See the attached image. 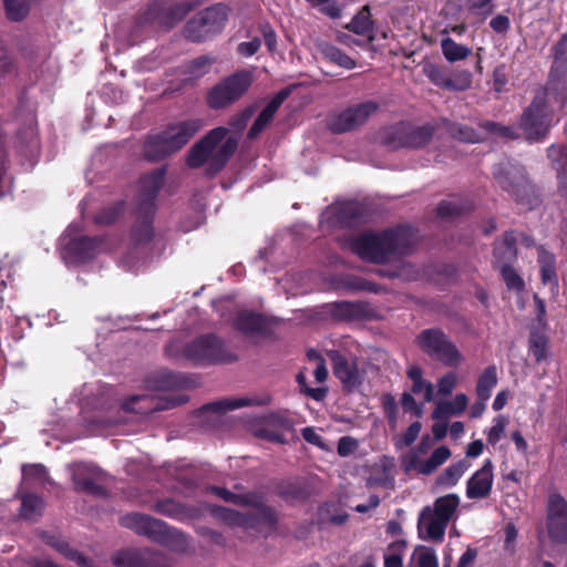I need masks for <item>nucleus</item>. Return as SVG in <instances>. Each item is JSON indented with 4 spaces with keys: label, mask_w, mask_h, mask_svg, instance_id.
<instances>
[{
    "label": "nucleus",
    "mask_w": 567,
    "mask_h": 567,
    "mask_svg": "<svg viewBox=\"0 0 567 567\" xmlns=\"http://www.w3.org/2000/svg\"><path fill=\"white\" fill-rule=\"evenodd\" d=\"M254 110L248 107L230 120V128L219 126L212 130L189 151L188 166L196 168L206 165L209 175L218 173L235 153L239 133L245 128Z\"/></svg>",
    "instance_id": "f257e3e1"
},
{
    "label": "nucleus",
    "mask_w": 567,
    "mask_h": 567,
    "mask_svg": "<svg viewBox=\"0 0 567 567\" xmlns=\"http://www.w3.org/2000/svg\"><path fill=\"white\" fill-rule=\"evenodd\" d=\"M165 168H156L144 176L138 184L136 197V221L131 240L133 248L122 257L121 266L126 270H136L141 265V249L153 238L152 218L155 213V199L163 185Z\"/></svg>",
    "instance_id": "f03ea898"
},
{
    "label": "nucleus",
    "mask_w": 567,
    "mask_h": 567,
    "mask_svg": "<svg viewBox=\"0 0 567 567\" xmlns=\"http://www.w3.org/2000/svg\"><path fill=\"white\" fill-rule=\"evenodd\" d=\"M417 236L413 227L400 226L381 234L364 233L349 240V248L360 258L385 262L396 255H406L415 246Z\"/></svg>",
    "instance_id": "7ed1b4c3"
},
{
    "label": "nucleus",
    "mask_w": 567,
    "mask_h": 567,
    "mask_svg": "<svg viewBox=\"0 0 567 567\" xmlns=\"http://www.w3.org/2000/svg\"><path fill=\"white\" fill-rule=\"evenodd\" d=\"M208 491L226 502L256 508V516L239 513L226 507L215 508V515L229 526H239L248 529L255 528L260 522H264L269 527H272L277 522L275 511L265 506L261 496L256 493L236 494L218 486H210Z\"/></svg>",
    "instance_id": "20e7f679"
},
{
    "label": "nucleus",
    "mask_w": 567,
    "mask_h": 567,
    "mask_svg": "<svg viewBox=\"0 0 567 567\" xmlns=\"http://www.w3.org/2000/svg\"><path fill=\"white\" fill-rule=\"evenodd\" d=\"M551 93L553 90L547 85L539 89L529 106L525 109L520 116L518 127L529 142L539 141L547 134L551 125L553 114L561 111L567 103V93L563 95L561 105Z\"/></svg>",
    "instance_id": "39448f33"
},
{
    "label": "nucleus",
    "mask_w": 567,
    "mask_h": 567,
    "mask_svg": "<svg viewBox=\"0 0 567 567\" xmlns=\"http://www.w3.org/2000/svg\"><path fill=\"white\" fill-rule=\"evenodd\" d=\"M203 127L198 118L185 120L167 125L159 133L151 134L144 144V155L148 161H159L182 150Z\"/></svg>",
    "instance_id": "423d86ee"
},
{
    "label": "nucleus",
    "mask_w": 567,
    "mask_h": 567,
    "mask_svg": "<svg viewBox=\"0 0 567 567\" xmlns=\"http://www.w3.org/2000/svg\"><path fill=\"white\" fill-rule=\"evenodd\" d=\"M458 506V495L447 494L439 497L432 506L424 507L419 514V536L424 540L442 542L449 523L456 516Z\"/></svg>",
    "instance_id": "0eeeda50"
},
{
    "label": "nucleus",
    "mask_w": 567,
    "mask_h": 567,
    "mask_svg": "<svg viewBox=\"0 0 567 567\" xmlns=\"http://www.w3.org/2000/svg\"><path fill=\"white\" fill-rule=\"evenodd\" d=\"M107 248L109 246L102 238H89L82 235L76 224H71L60 237V254L69 265L85 262Z\"/></svg>",
    "instance_id": "6e6552de"
},
{
    "label": "nucleus",
    "mask_w": 567,
    "mask_h": 567,
    "mask_svg": "<svg viewBox=\"0 0 567 567\" xmlns=\"http://www.w3.org/2000/svg\"><path fill=\"white\" fill-rule=\"evenodd\" d=\"M228 19V8L215 4L198 12L185 27V35L194 42L204 41L213 34L220 32Z\"/></svg>",
    "instance_id": "1a4fd4ad"
},
{
    "label": "nucleus",
    "mask_w": 567,
    "mask_h": 567,
    "mask_svg": "<svg viewBox=\"0 0 567 567\" xmlns=\"http://www.w3.org/2000/svg\"><path fill=\"white\" fill-rule=\"evenodd\" d=\"M252 83V72L243 70L224 79L208 93L209 107L218 110L239 100Z\"/></svg>",
    "instance_id": "9d476101"
},
{
    "label": "nucleus",
    "mask_w": 567,
    "mask_h": 567,
    "mask_svg": "<svg viewBox=\"0 0 567 567\" xmlns=\"http://www.w3.org/2000/svg\"><path fill=\"white\" fill-rule=\"evenodd\" d=\"M421 349L449 367H457L463 355L450 338L439 329H426L417 337Z\"/></svg>",
    "instance_id": "9b49d317"
},
{
    "label": "nucleus",
    "mask_w": 567,
    "mask_h": 567,
    "mask_svg": "<svg viewBox=\"0 0 567 567\" xmlns=\"http://www.w3.org/2000/svg\"><path fill=\"white\" fill-rule=\"evenodd\" d=\"M183 354L186 359L197 364L229 362L235 358L228 352L225 343L215 336H203L188 343Z\"/></svg>",
    "instance_id": "f8f14e48"
},
{
    "label": "nucleus",
    "mask_w": 567,
    "mask_h": 567,
    "mask_svg": "<svg viewBox=\"0 0 567 567\" xmlns=\"http://www.w3.org/2000/svg\"><path fill=\"white\" fill-rule=\"evenodd\" d=\"M433 136L430 126H412L401 123L389 127L382 136L385 145L391 148L411 147L419 148L426 145Z\"/></svg>",
    "instance_id": "ddd939ff"
},
{
    "label": "nucleus",
    "mask_w": 567,
    "mask_h": 567,
    "mask_svg": "<svg viewBox=\"0 0 567 567\" xmlns=\"http://www.w3.org/2000/svg\"><path fill=\"white\" fill-rule=\"evenodd\" d=\"M497 184L506 192L515 196L516 200L532 207L536 198L532 195L534 193L532 186L528 184L524 169L506 164L494 172Z\"/></svg>",
    "instance_id": "4468645a"
},
{
    "label": "nucleus",
    "mask_w": 567,
    "mask_h": 567,
    "mask_svg": "<svg viewBox=\"0 0 567 567\" xmlns=\"http://www.w3.org/2000/svg\"><path fill=\"white\" fill-rule=\"evenodd\" d=\"M378 109L379 105L373 101L362 102L330 116L328 126L338 134L355 130L375 114Z\"/></svg>",
    "instance_id": "2eb2a0df"
},
{
    "label": "nucleus",
    "mask_w": 567,
    "mask_h": 567,
    "mask_svg": "<svg viewBox=\"0 0 567 567\" xmlns=\"http://www.w3.org/2000/svg\"><path fill=\"white\" fill-rule=\"evenodd\" d=\"M451 450L445 446L436 447L427 458L416 449H411L401 457V466L406 473H416L420 475H430L443 465L450 457Z\"/></svg>",
    "instance_id": "dca6fc26"
},
{
    "label": "nucleus",
    "mask_w": 567,
    "mask_h": 567,
    "mask_svg": "<svg viewBox=\"0 0 567 567\" xmlns=\"http://www.w3.org/2000/svg\"><path fill=\"white\" fill-rule=\"evenodd\" d=\"M554 62L547 86L553 90L554 97L559 101L567 93V34H564L553 48Z\"/></svg>",
    "instance_id": "f3484780"
},
{
    "label": "nucleus",
    "mask_w": 567,
    "mask_h": 567,
    "mask_svg": "<svg viewBox=\"0 0 567 567\" xmlns=\"http://www.w3.org/2000/svg\"><path fill=\"white\" fill-rule=\"evenodd\" d=\"M364 208L358 202H344L328 207L321 215L322 228L352 226L361 220Z\"/></svg>",
    "instance_id": "a211bd4d"
},
{
    "label": "nucleus",
    "mask_w": 567,
    "mask_h": 567,
    "mask_svg": "<svg viewBox=\"0 0 567 567\" xmlns=\"http://www.w3.org/2000/svg\"><path fill=\"white\" fill-rule=\"evenodd\" d=\"M121 524L155 542H164L175 533V530L168 529L167 525L162 520L138 513L123 516Z\"/></svg>",
    "instance_id": "6ab92c4d"
},
{
    "label": "nucleus",
    "mask_w": 567,
    "mask_h": 567,
    "mask_svg": "<svg viewBox=\"0 0 567 567\" xmlns=\"http://www.w3.org/2000/svg\"><path fill=\"white\" fill-rule=\"evenodd\" d=\"M327 357L332 362L334 377L341 382L342 386L352 391L360 386L364 381V372L359 369L355 361L347 360L338 350H327Z\"/></svg>",
    "instance_id": "aec40b11"
},
{
    "label": "nucleus",
    "mask_w": 567,
    "mask_h": 567,
    "mask_svg": "<svg viewBox=\"0 0 567 567\" xmlns=\"http://www.w3.org/2000/svg\"><path fill=\"white\" fill-rule=\"evenodd\" d=\"M112 559L116 567H171L167 558L150 549L120 550Z\"/></svg>",
    "instance_id": "412c9836"
},
{
    "label": "nucleus",
    "mask_w": 567,
    "mask_h": 567,
    "mask_svg": "<svg viewBox=\"0 0 567 567\" xmlns=\"http://www.w3.org/2000/svg\"><path fill=\"white\" fill-rule=\"evenodd\" d=\"M68 471L79 491L96 494L101 491L97 482L102 478L103 472L93 464L74 463L68 465Z\"/></svg>",
    "instance_id": "4be33fe9"
},
{
    "label": "nucleus",
    "mask_w": 567,
    "mask_h": 567,
    "mask_svg": "<svg viewBox=\"0 0 567 567\" xmlns=\"http://www.w3.org/2000/svg\"><path fill=\"white\" fill-rule=\"evenodd\" d=\"M16 147L21 157H23L30 166L35 164L39 156L40 145L33 116L30 115L24 127L18 132L16 137Z\"/></svg>",
    "instance_id": "5701e85b"
},
{
    "label": "nucleus",
    "mask_w": 567,
    "mask_h": 567,
    "mask_svg": "<svg viewBox=\"0 0 567 567\" xmlns=\"http://www.w3.org/2000/svg\"><path fill=\"white\" fill-rule=\"evenodd\" d=\"M182 400L173 398H155L147 394L133 395L123 404V409L138 414H148L159 410L171 409L179 404Z\"/></svg>",
    "instance_id": "b1692460"
},
{
    "label": "nucleus",
    "mask_w": 567,
    "mask_h": 567,
    "mask_svg": "<svg viewBox=\"0 0 567 567\" xmlns=\"http://www.w3.org/2000/svg\"><path fill=\"white\" fill-rule=\"evenodd\" d=\"M192 9L193 6L187 2L178 3L169 8L152 6L145 14V21L157 27L171 28L176 22L181 21Z\"/></svg>",
    "instance_id": "393cba45"
},
{
    "label": "nucleus",
    "mask_w": 567,
    "mask_h": 567,
    "mask_svg": "<svg viewBox=\"0 0 567 567\" xmlns=\"http://www.w3.org/2000/svg\"><path fill=\"white\" fill-rule=\"evenodd\" d=\"M493 464L486 460L467 481L466 496L470 499H482L489 496L493 486Z\"/></svg>",
    "instance_id": "a878e982"
},
{
    "label": "nucleus",
    "mask_w": 567,
    "mask_h": 567,
    "mask_svg": "<svg viewBox=\"0 0 567 567\" xmlns=\"http://www.w3.org/2000/svg\"><path fill=\"white\" fill-rule=\"evenodd\" d=\"M467 404V396L464 393H457L453 400L437 401L431 416L434 421H447L451 416L461 415Z\"/></svg>",
    "instance_id": "bb28decb"
},
{
    "label": "nucleus",
    "mask_w": 567,
    "mask_h": 567,
    "mask_svg": "<svg viewBox=\"0 0 567 567\" xmlns=\"http://www.w3.org/2000/svg\"><path fill=\"white\" fill-rule=\"evenodd\" d=\"M287 96L288 93L286 91H281L264 107V110L260 112V114L249 128V138H256L267 127V125L272 121L274 115L276 114L279 106L282 104Z\"/></svg>",
    "instance_id": "cd10ccee"
},
{
    "label": "nucleus",
    "mask_w": 567,
    "mask_h": 567,
    "mask_svg": "<svg viewBox=\"0 0 567 567\" xmlns=\"http://www.w3.org/2000/svg\"><path fill=\"white\" fill-rule=\"evenodd\" d=\"M185 380L182 375L171 371H158L151 374L146 385L152 391L168 392L184 386Z\"/></svg>",
    "instance_id": "c85d7f7f"
},
{
    "label": "nucleus",
    "mask_w": 567,
    "mask_h": 567,
    "mask_svg": "<svg viewBox=\"0 0 567 567\" xmlns=\"http://www.w3.org/2000/svg\"><path fill=\"white\" fill-rule=\"evenodd\" d=\"M547 154L557 169L558 192L563 197H567V148L551 145Z\"/></svg>",
    "instance_id": "c756f323"
},
{
    "label": "nucleus",
    "mask_w": 567,
    "mask_h": 567,
    "mask_svg": "<svg viewBox=\"0 0 567 567\" xmlns=\"http://www.w3.org/2000/svg\"><path fill=\"white\" fill-rule=\"evenodd\" d=\"M43 539L49 546L62 554L65 558L74 560L79 566L91 567V561L79 551L72 549L62 538L55 535L44 534Z\"/></svg>",
    "instance_id": "7c9ffc66"
},
{
    "label": "nucleus",
    "mask_w": 567,
    "mask_h": 567,
    "mask_svg": "<svg viewBox=\"0 0 567 567\" xmlns=\"http://www.w3.org/2000/svg\"><path fill=\"white\" fill-rule=\"evenodd\" d=\"M347 29L351 32L365 37L369 42L374 40L373 24L371 21V13L368 6H364L347 24Z\"/></svg>",
    "instance_id": "2f4dec72"
},
{
    "label": "nucleus",
    "mask_w": 567,
    "mask_h": 567,
    "mask_svg": "<svg viewBox=\"0 0 567 567\" xmlns=\"http://www.w3.org/2000/svg\"><path fill=\"white\" fill-rule=\"evenodd\" d=\"M470 467L471 463L465 458L452 463L437 476L436 484L443 487H453Z\"/></svg>",
    "instance_id": "473e14b6"
},
{
    "label": "nucleus",
    "mask_w": 567,
    "mask_h": 567,
    "mask_svg": "<svg viewBox=\"0 0 567 567\" xmlns=\"http://www.w3.org/2000/svg\"><path fill=\"white\" fill-rule=\"evenodd\" d=\"M441 50L443 56L450 63L463 61L472 53V49L470 47L457 43L450 37L443 38L441 40Z\"/></svg>",
    "instance_id": "72a5a7b5"
},
{
    "label": "nucleus",
    "mask_w": 567,
    "mask_h": 567,
    "mask_svg": "<svg viewBox=\"0 0 567 567\" xmlns=\"http://www.w3.org/2000/svg\"><path fill=\"white\" fill-rule=\"evenodd\" d=\"M235 326L245 333H256L261 332L266 328V321L256 312L241 311L235 320Z\"/></svg>",
    "instance_id": "f704fd0d"
},
{
    "label": "nucleus",
    "mask_w": 567,
    "mask_h": 567,
    "mask_svg": "<svg viewBox=\"0 0 567 567\" xmlns=\"http://www.w3.org/2000/svg\"><path fill=\"white\" fill-rule=\"evenodd\" d=\"M497 369L495 365L487 367L478 377L476 384V394L478 400L487 401L491 398L492 390L497 384Z\"/></svg>",
    "instance_id": "c9c22d12"
},
{
    "label": "nucleus",
    "mask_w": 567,
    "mask_h": 567,
    "mask_svg": "<svg viewBox=\"0 0 567 567\" xmlns=\"http://www.w3.org/2000/svg\"><path fill=\"white\" fill-rule=\"evenodd\" d=\"M319 52L330 62L337 64L338 66L351 70L355 66V62L353 59L348 56L337 47L328 42H320L318 44Z\"/></svg>",
    "instance_id": "e433bc0d"
},
{
    "label": "nucleus",
    "mask_w": 567,
    "mask_h": 567,
    "mask_svg": "<svg viewBox=\"0 0 567 567\" xmlns=\"http://www.w3.org/2000/svg\"><path fill=\"white\" fill-rule=\"evenodd\" d=\"M516 241L517 238L513 231L506 233L503 240L494 248V256L499 264L506 265L516 257Z\"/></svg>",
    "instance_id": "4c0bfd02"
},
{
    "label": "nucleus",
    "mask_w": 567,
    "mask_h": 567,
    "mask_svg": "<svg viewBox=\"0 0 567 567\" xmlns=\"http://www.w3.org/2000/svg\"><path fill=\"white\" fill-rule=\"evenodd\" d=\"M410 567H439V559L433 548L417 546L410 558Z\"/></svg>",
    "instance_id": "58836bf2"
},
{
    "label": "nucleus",
    "mask_w": 567,
    "mask_h": 567,
    "mask_svg": "<svg viewBox=\"0 0 567 567\" xmlns=\"http://www.w3.org/2000/svg\"><path fill=\"white\" fill-rule=\"evenodd\" d=\"M470 208L471 206L467 203H464L461 198L452 197L440 203L437 207V215L441 218L450 219L463 214Z\"/></svg>",
    "instance_id": "ea45409f"
},
{
    "label": "nucleus",
    "mask_w": 567,
    "mask_h": 567,
    "mask_svg": "<svg viewBox=\"0 0 567 567\" xmlns=\"http://www.w3.org/2000/svg\"><path fill=\"white\" fill-rule=\"evenodd\" d=\"M23 482L32 486H44L50 483L45 467L41 464L24 465L22 467Z\"/></svg>",
    "instance_id": "a19ab883"
},
{
    "label": "nucleus",
    "mask_w": 567,
    "mask_h": 567,
    "mask_svg": "<svg viewBox=\"0 0 567 567\" xmlns=\"http://www.w3.org/2000/svg\"><path fill=\"white\" fill-rule=\"evenodd\" d=\"M44 509V502L41 497L27 494L22 496L21 515L29 520H35Z\"/></svg>",
    "instance_id": "79ce46f5"
},
{
    "label": "nucleus",
    "mask_w": 567,
    "mask_h": 567,
    "mask_svg": "<svg viewBox=\"0 0 567 567\" xmlns=\"http://www.w3.org/2000/svg\"><path fill=\"white\" fill-rule=\"evenodd\" d=\"M529 351L537 362L548 357V339L544 333L533 331L529 337Z\"/></svg>",
    "instance_id": "37998d69"
},
{
    "label": "nucleus",
    "mask_w": 567,
    "mask_h": 567,
    "mask_svg": "<svg viewBox=\"0 0 567 567\" xmlns=\"http://www.w3.org/2000/svg\"><path fill=\"white\" fill-rule=\"evenodd\" d=\"M547 530L555 543H567V517H547Z\"/></svg>",
    "instance_id": "c03bdc74"
},
{
    "label": "nucleus",
    "mask_w": 567,
    "mask_h": 567,
    "mask_svg": "<svg viewBox=\"0 0 567 567\" xmlns=\"http://www.w3.org/2000/svg\"><path fill=\"white\" fill-rule=\"evenodd\" d=\"M250 402L247 399H225L216 402H212L203 408V413H221L226 411L236 410L244 405H248Z\"/></svg>",
    "instance_id": "a18cd8bd"
},
{
    "label": "nucleus",
    "mask_w": 567,
    "mask_h": 567,
    "mask_svg": "<svg viewBox=\"0 0 567 567\" xmlns=\"http://www.w3.org/2000/svg\"><path fill=\"white\" fill-rule=\"evenodd\" d=\"M508 425V417L505 415H497L493 419L492 426L485 431L487 436V443L489 445H496L504 436L505 430Z\"/></svg>",
    "instance_id": "49530a36"
},
{
    "label": "nucleus",
    "mask_w": 567,
    "mask_h": 567,
    "mask_svg": "<svg viewBox=\"0 0 567 567\" xmlns=\"http://www.w3.org/2000/svg\"><path fill=\"white\" fill-rule=\"evenodd\" d=\"M547 517H567V502L560 494H549L547 502Z\"/></svg>",
    "instance_id": "de8ad7c7"
},
{
    "label": "nucleus",
    "mask_w": 567,
    "mask_h": 567,
    "mask_svg": "<svg viewBox=\"0 0 567 567\" xmlns=\"http://www.w3.org/2000/svg\"><path fill=\"white\" fill-rule=\"evenodd\" d=\"M307 358L309 362L315 364L313 375L316 378V381L319 383L324 382L328 377V370L323 357L320 354L319 351L315 349H309L307 351Z\"/></svg>",
    "instance_id": "09e8293b"
},
{
    "label": "nucleus",
    "mask_w": 567,
    "mask_h": 567,
    "mask_svg": "<svg viewBox=\"0 0 567 567\" xmlns=\"http://www.w3.org/2000/svg\"><path fill=\"white\" fill-rule=\"evenodd\" d=\"M450 133L453 137L466 143H476L482 140V136L478 132L461 124H453L450 127Z\"/></svg>",
    "instance_id": "8fccbe9b"
},
{
    "label": "nucleus",
    "mask_w": 567,
    "mask_h": 567,
    "mask_svg": "<svg viewBox=\"0 0 567 567\" xmlns=\"http://www.w3.org/2000/svg\"><path fill=\"white\" fill-rule=\"evenodd\" d=\"M481 127L489 134L501 136L504 138H516L518 137V134L516 132V128L514 126H503L495 122H484Z\"/></svg>",
    "instance_id": "3c124183"
},
{
    "label": "nucleus",
    "mask_w": 567,
    "mask_h": 567,
    "mask_svg": "<svg viewBox=\"0 0 567 567\" xmlns=\"http://www.w3.org/2000/svg\"><path fill=\"white\" fill-rule=\"evenodd\" d=\"M472 74L468 71H455L450 76L449 90L451 91H464L471 86Z\"/></svg>",
    "instance_id": "603ef678"
},
{
    "label": "nucleus",
    "mask_w": 567,
    "mask_h": 567,
    "mask_svg": "<svg viewBox=\"0 0 567 567\" xmlns=\"http://www.w3.org/2000/svg\"><path fill=\"white\" fill-rule=\"evenodd\" d=\"M465 6L470 12L485 19L493 12L492 0H466Z\"/></svg>",
    "instance_id": "864d4df0"
},
{
    "label": "nucleus",
    "mask_w": 567,
    "mask_h": 567,
    "mask_svg": "<svg viewBox=\"0 0 567 567\" xmlns=\"http://www.w3.org/2000/svg\"><path fill=\"white\" fill-rule=\"evenodd\" d=\"M425 74L433 84L449 90L450 75L444 70L436 65H429L425 68Z\"/></svg>",
    "instance_id": "5fc2aeb1"
},
{
    "label": "nucleus",
    "mask_w": 567,
    "mask_h": 567,
    "mask_svg": "<svg viewBox=\"0 0 567 567\" xmlns=\"http://www.w3.org/2000/svg\"><path fill=\"white\" fill-rule=\"evenodd\" d=\"M155 511L157 513L174 517V518H182L183 514L185 513V508L171 499H166L163 502H158L155 505Z\"/></svg>",
    "instance_id": "6e6d98bb"
},
{
    "label": "nucleus",
    "mask_w": 567,
    "mask_h": 567,
    "mask_svg": "<svg viewBox=\"0 0 567 567\" xmlns=\"http://www.w3.org/2000/svg\"><path fill=\"white\" fill-rule=\"evenodd\" d=\"M457 382V374L455 372H447L437 380V393L444 396L451 394Z\"/></svg>",
    "instance_id": "4d7b16f0"
},
{
    "label": "nucleus",
    "mask_w": 567,
    "mask_h": 567,
    "mask_svg": "<svg viewBox=\"0 0 567 567\" xmlns=\"http://www.w3.org/2000/svg\"><path fill=\"white\" fill-rule=\"evenodd\" d=\"M502 276L509 289H515L518 291L523 289L524 282L514 268L507 265H503Z\"/></svg>",
    "instance_id": "13d9d810"
},
{
    "label": "nucleus",
    "mask_w": 567,
    "mask_h": 567,
    "mask_svg": "<svg viewBox=\"0 0 567 567\" xmlns=\"http://www.w3.org/2000/svg\"><path fill=\"white\" fill-rule=\"evenodd\" d=\"M359 447V441L352 436H342L338 441L337 451L341 457L352 455Z\"/></svg>",
    "instance_id": "bf43d9fd"
},
{
    "label": "nucleus",
    "mask_w": 567,
    "mask_h": 567,
    "mask_svg": "<svg viewBox=\"0 0 567 567\" xmlns=\"http://www.w3.org/2000/svg\"><path fill=\"white\" fill-rule=\"evenodd\" d=\"M411 392L414 394H422L425 402H431L434 399V386L432 382L424 379L413 382Z\"/></svg>",
    "instance_id": "052dcab7"
},
{
    "label": "nucleus",
    "mask_w": 567,
    "mask_h": 567,
    "mask_svg": "<svg viewBox=\"0 0 567 567\" xmlns=\"http://www.w3.org/2000/svg\"><path fill=\"white\" fill-rule=\"evenodd\" d=\"M124 205L123 203H117L113 207L101 212L96 217L95 221L97 224L107 225L113 223L117 216L123 212Z\"/></svg>",
    "instance_id": "680f3d73"
},
{
    "label": "nucleus",
    "mask_w": 567,
    "mask_h": 567,
    "mask_svg": "<svg viewBox=\"0 0 567 567\" xmlns=\"http://www.w3.org/2000/svg\"><path fill=\"white\" fill-rule=\"evenodd\" d=\"M400 402L404 411L411 412L417 417L422 416L423 406L416 403L415 399L411 393L404 392L401 396Z\"/></svg>",
    "instance_id": "e2e57ef3"
},
{
    "label": "nucleus",
    "mask_w": 567,
    "mask_h": 567,
    "mask_svg": "<svg viewBox=\"0 0 567 567\" xmlns=\"http://www.w3.org/2000/svg\"><path fill=\"white\" fill-rule=\"evenodd\" d=\"M297 382L299 383L301 390L315 400H321L326 394V391L323 389H313L307 386L306 375L303 372L298 373Z\"/></svg>",
    "instance_id": "0e129e2a"
},
{
    "label": "nucleus",
    "mask_w": 567,
    "mask_h": 567,
    "mask_svg": "<svg viewBox=\"0 0 567 567\" xmlns=\"http://www.w3.org/2000/svg\"><path fill=\"white\" fill-rule=\"evenodd\" d=\"M261 40L254 38L250 41L239 43L237 50L244 56H251L259 50Z\"/></svg>",
    "instance_id": "69168bd1"
},
{
    "label": "nucleus",
    "mask_w": 567,
    "mask_h": 567,
    "mask_svg": "<svg viewBox=\"0 0 567 567\" xmlns=\"http://www.w3.org/2000/svg\"><path fill=\"white\" fill-rule=\"evenodd\" d=\"M303 440L312 445H316L322 450L326 449L322 437L316 432L313 427H305L301 431Z\"/></svg>",
    "instance_id": "338daca9"
},
{
    "label": "nucleus",
    "mask_w": 567,
    "mask_h": 567,
    "mask_svg": "<svg viewBox=\"0 0 567 567\" xmlns=\"http://www.w3.org/2000/svg\"><path fill=\"white\" fill-rule=\"evenodd\" d=\"M422 429V424L419 421H415L410 424L408 430L403 434V443L405 446L411 445L419 436Z\"/></svg>",
    "instance_id": "774afa93"
}]
</instances>
